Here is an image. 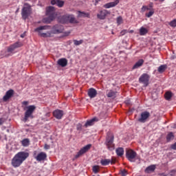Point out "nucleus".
Returning <instances> with one entry per match:
<instances>
[{
	"mask_svg": "<svg viewBox=\"0 0 176 176\" xmlns=\"http://www.w3.org/2000/svg\"><path fill=\"white\" fill-rule=\"evenodd\" d=\"M30 157V153L25 151H21L16 153L11 161V164L12 167L16 168V167H20L25 160Z\"/></svg>",
	"mask_w": 176,
	"mask_h": 176,
	"instance_id": "1",
	"label": "nucleus"
},
{
	"mask_svg": "<svg viewBox=\"0 0 176 176\" xmlns=\"http://www.w3.org/2000/svg\"><path fill=\"white\" fill-rule=\"evenodd\" d=\"M32 12V8H31V5L28 3H25L21 11V16L23 20H27L28 17L31 15Z\"/></svg>",
	"mask_w": 176,
	"mask_h": 176,
	"instance_id": "2",
	"label": "nucleus"
},
{
	"mask_svg": "<svg viewBox=\"0 0 176 176\" xmlns=\"http://www.w3.org/2000/svg\"><path fill=\"white\" fill-rule=\"evenodd\" d=\"M35 109H36V107H35V105H30L27 107V110L25 112L23 122H27L30 118V119H34L33 113L35 112Z\"/></svg>",
	"mask_w": 176,
	"mask_h": 176,
	"instance_id": "3",
	"label": "nucleus"
},
{
	"mask_svg": "<svg viewBox=\"0 0 176 176\" xmlns=\"http://www.w3.org/2000/svg\"><path fill=\"white\" fill-rule=\"evenodd\" d=\"M50 28V26L49 25H44V26H40L34 30L35 32H38V35L40 36H42L43 38H51L52 36V33L50 32H48L47 33H42L41 31L42 30H48Z\"/></svg>",
	"mask_w": 176,
	"mask_h": 176,
	"instance_id": "4",
	"label": "nucleus"
},
{
	"mask_svg": "<svg viewBox=\"0 0 176 176\" xmlns=\"http://www.w3.org/2000/svg\"><path fill=\"white\" fill-rule=\"evenodd\" d=\"M126 157L131 162H135V159H140V156L137 155V153L132 149L126 151Z\"/></svg>",
	"mask_w": 176,
	"mask_h": 176,
	"instance_id": "5",
	"label": "nucleus"
},
{
	"mask_svg": "<svg viewBox=\"0 0 176 176\" xmlns=\"http://www.w3.org/2000/svg\"><path fill=\"white\" fill-rule=\"evenodd\" d=\"M113 134H109L108 135L106 142H105V145L109 149V151H113L115 149V144H113Z\"/></svg>",
	"mask_w": 176,
	"mask_h": 176,
	"instance_id": "6",
	"label": "nucleus"
},
{
	"mask_svg": "<svg viewBox=\"0 0 176 176\" xmlns=\"http://www.w3.org/2000/svg\"><path fill=\"white\" fill-rule=\"evenodd\" d=\"M69 21L71 24H78V21L75 19L74 16H63L61 18L60 23H63V24L67 23Z\"/></svg>",
	"mask_w": 176,
	"mask_h": 176,
	"instance_id": "7",
	"label": "nucleus"
},
{
	"mask_svg": "<svg viewBox=\"0 0 176 176\" xmlns=\"http://www.w3.org/2000/svg\"><path fill=\"white\" fill-rule=\"evenodd\" d=\"M23 46V43L18 41L7 47L8 53H13L14 50L16 49H19V47H21Z\"/></svg>",
	"mask_w": 176,
	"mask_h": 176,
	"instance_id": "8",
	"label": "nucleus"
},
{
	"mask_svg": "<svg viewBox=\"0 0 176 176\" xmlns=\"http://www.w3.org/2000/svg\"><path fill=\"white\" fill-rule=\"evenodd\" d=\"M91 148V144H89L86 146H85L84 147H82L77 153V155H76L75 157L76 159H78V157H80V156H82V155H85V153H86V152H88L89 150Z\"/></svg>",
	"mask_w": 176,
	"mask_h": 176,
	"instance_id": "9",
	"label": "nucleus"
},
{
	"mask_svg": "<svg viewBox=\"0 0 176 176\" xmlns=\"http://www.w3.org/2000/svg\"><path fill=\"white\" fill-rule=\"evenodd\" d=\"M33 156L37 162H42L47 157V155L44 152H41L36 155V151H34Z\"/></svg>",
	"mask_w": 176,
	"mask_h": 176,
	"instance_id": "10",
	"label": "nucleus"
},
{
	"mask_svg": "<svg viewBox=\"0 0 176 176\" xmlns=\"http://www.w3.org/2000/svg\"><path fill=\"white\" fill-rule=\"evenodd\" d=\"M108 14H111V12L108 11L107 10H102L97 14V17L99 20H105L107 19V16Z\"/></svg>",
	"mask_w": 176,
	"mask_h": 176,
	"instance_id": "11",
	"label": "nucleus"
},
{
	"mask_svg": "<svg viewBox=\"0 0 176 176\" xmlns=\"http://www.w3.org/2000/svg\"><path fill=\"white\" fill-rule=\"evenodd\" d=\"M151 116V113L148 111H144L141 113L140 118H138V122L140 123H145L146 120H148V118Z\"/></svg>",
	"mask_w": 176,
	"mask_h": 176,
	"instance_id": "12",
	"label": "nucleus"
},
{
	"mask_svg": "<svg viewBox=\"0 0 176 176\" xmlns=\"http://www.w3.org/2000/svg\"><path fill=\"white\" fill-rule=\"evenodd\" d=\"M149 76L147 74H143L139 78L140 83H143L145 86L149 85Z\"/></svg>",
	"mask_w": 176,
	"mask_h": 176,
	"instance_id": "13",
	"label": "nucleus"
},
{
	"mask_svg": "<svg viewBox=\"0 0 176 176\" xmlns=\"http://www.w3.org/2000/svg\"><path fill=\"white\" fill-rule=\"evenodd\" d=\"M64 31V27L61 25H55L52 27V34H61Z\"/></svg>",
	"mask_w": 176,
	"mask_h": 176,
	"instance_id": "14",
	"label": "nucleus"
},
{
	"mask_svg": "<svg viewBox=\"0 0 176 176\" xmlns=\"http://www.w3.org/2000/svg\"><path fill=\"white\" fill-rule=\"evenodd\" d=\"M12 96H14V91L13 89L7 91L5 96L3 97V101L6 102V101L12 98Z\"/></svg>",
	"mask_w": 176,
	"mask_h": 176,
	"instance_id": "15",
	"label": "nucleus"
},
{
	"mask_svg": "<svg viewBox=\"0 0 176 176\" xmlns=\"http://www.w3.org/2000/svg\"><path fill=\"white\" fill-rule=\"evenodd\" d=\"M53 116L56 118V119H62L63 116H64V111L56 109L53 111Z\"/></svg>",
	"mask_w": 176,
	"mask_h": 176,
	"instance_id": "16",
	"label": "nucleus"
},
{
	"mask_svg": "<svg viewBox=\"0 0 176 176\" xmlns=\"http://www.w3.org/2000/svg\"><path fill=\"white\" fill-rule=\"evenodd\" d=\"M116 94H118V91H113L112 89H107L106 91V96L108 98L115 99L116 97Z\"/></svg>",
	"mask_w": 176,
	"mask_h": 176,
	"instance_id": "17",
	"label": "nucleus"
},
{
	"mask_svg": "<svg viewBox=\"0 0 176 176\" xmlns=\"http://www.w3.org/2000/svg\"><path fill=\"white\" fill-rule=\"evenodd\" d=\"M47 16H53L56 17V9L53 6H50L46 9Z\"/></svg>",
	"mask_w": 176,
	"mask_h": 176,
	"instance_id": "18",
	"label": "nucleus"
},
{
	"mask_svg": "<svg viewBox=\"0 0 176 176\" xmlns=\"http://www.w3.org/2000/svg\"><path fill=\"white\" fill-rule=\"evenodd\" d=\"M95 122H98V118H97L96 117L91 119V120H87L85 125H84V127H90L91 126H94V123Z\"/></svg>",
	"mask_w": 176,
	"mask_h": 176,
	"instance_id": "19",
	"label": "nucleus"
},
{
	"mask_svg": "<svg viewBox=\"0 0 176 176\" xmlns=\"http://www.w3.org/2000/svg\"><path fill=\"white\" fill-rule=\"evenodd\" d=\"M117 5H119V1L117 0H115V1H112L110 3H107L103 6V8L105 9H109L111 8H115Z\"/></svg>",
	"mask_w": 176,
	"mask_h": 176,
	"instance_id": "20",
	"label": "nucleus"
},
{
	"mask_svg": "<svg viewBox=\"0 0 176 176\" xmlns=\"http://www.w3.org/2000/svg\"><path fill=\"white\" fill-rule=\"evenodd\" d=\"M87 94L89 98H95V97H97V90L94 88H90L88 89Z\"/></svg>",
	"mask_w": 176,
	"mask_h": 176,
	"instance_id": "21",
	"label": "nucleus"
},
{
	"mask_svg": "<svg viewBox=\"0 0 176 176\" xmlns=\"http://www.w3.org/2000/svg\"><path fill=\"white\" fill-rule=\"evenodd\" d=\"M57 63L58 65L63 67H67V65H68V60H67L65 58H60Z\"/></svg>",
	"mask_w": 176,
	"mask_h": 176,
	"instance_id": "22",
	"label": "nucleus"
},
{
	"mask_svg": "<svg viewBox=\"0 0 176 176\" xmlns=\"http://www.w3.org/2000/svg\"><path fill=\"white\" fill-rule=\"evenodd\" d=\"M110 163L114 164L115 160L109 159H102L100 160V164L102 166H108Z\"/></svg>",
	"mask_w": 176,
	"mask_h": 176,
	"instance_id": "23",
	"label": "nucleus"
},
{
	"mask_svg": "<svg viewBox=\"0 0 176 176\" xmlns=\"http://www.w3.org/2000/svg\"><path fill=\"white\" fill-rule=\"evenodd\" d=\"M56 19V16H52V15H48V17L44 18L43 21V23H46L47 24H50L53 20Z\"/></svg>",
	"mask_w": 176,
	"mask_h": 176,
	"instance_id": "24",
	"label": "nucleus"
},
{
	"mask_svg": "<svg viewBox=\"0 0 176 176\" xmlns=\"http://www.w3.org/2000/svg\"><path fill=\"white\" fill-rule=\"evenodd\" d=\"M144 65V59H140L133 67V69H137V68H140V67H142Z\"/></svg>",
	"mask_w": 176,
	"mask_h": 176,
	"instance_id": "25",
	"label": "nucleus"
},
{
	"mask_svg": "<svg viewBox=\"0 0 176 176\" xmlns=\"http://www.w3.org/2000/svg\"><path fill=\"white\" fill-rule=\"evenodd\" d=\"M155 170H156V166L155 165H151L145 169V173L150 174V173H153Z\"/></svg>",
	"mask_w": 176,
	"mask_h": 176,
	"instance_id": "26",
	"label": "nucleus"
},
{
	"mask_svg": "<svg viewBox=\"0 0 176 176\" xmlns=\"http://www.w3.org/2000/svg\"><path fill=\"white\" fill-rule=\"evenodd\" d=\"M116 153H117L118 156L122 157V156L124 155V149H123V148L122 147H119L116 150Z\"/></svg>",
	"mask_w": 176,
	"mask_h": 176,
	"instance_id": "27",
	"label": "nucleus"
},
{
	"mask_svg": "<svg viewBox=\"0 0 176 176\" xmlns=\"http://www.w3.org/2000/svg\"><path fill=\"white\" fill-rule=\"evenodd\" d=\"M22 146H30V139L25 138L21 141Z\"/></svg>",
	"mask_w": 176,
	"mask_h": 176,
	"instance_id": "28",
	"label": "nucleus"
},
{
	"mask_svg": "<svg viewBox=\"0 0 176 176\" xmlns=\"http://www.w3.org/2000/svg\"><path fill=\"white\" fill-rule=\"evenodd\" d=\"M166 69H167V65H162L158 67V72L160 74H163V72H164V71H166Z\"/></svg>",
	"mask_w": 176,
	"mask_h": 176,
	"instance_id": "29",
	"label": "nucleus"
},
{
	"mask_svg": "<svg viewBox=\"0 0 176 176\" xmlns=\"http://www.w3.org/2000/svg\"><path fill=\"white\" fill-rule=\"evenodd\" d=\"M146 34H148V30L144 27L140 28V35H141V36H144V35H146Z\"/></svg>",
	"mask_w": 176,
	"mask_h": 176,
	"instance_id": "30",
	"label": "nucleus"
},
{
	"mask_svg": "<svg viewBox=\"0 0 176 176\" xmlns=\"http://www.w3.org/2000/svg\"><path fill=\"white\" fill-rule=\"evenodd\" d=\"M78 13L79 17H87L88 19L90 18V14H89V12L79 11Z\"/></svg>",
	"mask_w": 176,
	"mask_h": 176,
	"instance_id": "31",
	"label": "nucleus"
},
{
	"mask_svg": "<svg viewBox=\"0 0 176 176\" xmlns=\"http://www.w3.org/2000/svg\"><path fill=\"white\" fill-rule=\"evenodd\" d=\"M165 100H167V101H170L171 100V97H173V93L171 91H167L164 94Z\"/></svg>",
	"mask_w": 176,
	"mask_h": 176,
	"instance_id": "32",
	"label": "nucleus"
},
{
	"mask_svg": "<svg viewBox=\"0 0 176 176\" xmlns=\"http://www.w3.org/2000/svg\"><path fill=\"white\" fill-rule=\"evenodd\" d=\"M172 140H174V133H173V132H170L166 135V141L167 142H170Z\"/></svg>",
	"mask_w": 176,
	"mask_h": 176,
	"instance_id": "33",
	"label": "nucleus"
},
{
	"mask_svg": "<svg viewBox=\"0 0 176 176\" xmlns=\"http://www.w3.org/2000/svg\"><path fill=\"white\" fill-rule=\"evenodd\" d=\"M92 170L94 174H97L100 171V166L98 165H95L92 167Z\"/></svg>",
	"mask_w": 176,
	"mask_h": 176,
	"instance_id": "34",
	"label": "nucleus"
},
{
	"mask_svg": "<svg viewBox=\"0 0 176 176\" xmlns=\"http://www.w3.org/2000/svg\"><path fill=\"white\" fill-rule=\"evenodd\" d=\"M155 14V10L153 9H151V10L148 12V13H146V17H152V16H153V14Z\"/></svg>",
	"mask_w": 176,
	"mask_h": 176,
	"instance_id": "35",
	"label": "nucleus"
},
{
	"mask_svg": "<svg viewBox=\"0 0 176 176\" xmlns=\"http://www.w3.org/2000/svg\"><path fill=\"white\" fill-rule=\"evenodd\" d=\"M73 42L75 46H79V45H82V43H83V40H80V41L74 40Z\"/></svg>",
	"mask_w": 176,
	"mask_h": 176,
	"instance_id": "36",
	"label": "nucleus"
},
{
	"mask_svg": "<svg viewBox=\"0 0 176 176\" xmlns=\"http://www.w3.org/2000/svg\"><path fill=\"white\" fill-rule=\"evenodd\" d=\"M117 23L118 25H120V24L123 23V18H122V16H118L117 18Z\"/></svg>",
	"mask_w": 176,
	"mask_h": 176,
	"instance_id": "37",
	"label": "nucleus"
},
{
	"mask_svg": "<svg viewBox=\"0 0 176 176\" xmlns=\"http://www.w3.org/2000/svg\"><path fill=\"white\" fill-rule=\"evenodd\" d=\"M64 1L59 0V1L56 3V5L58 8H63V6H64Z\"/></svg>",
	"mask_w": 176,
	"mask_h": 176,
	"instance_id": "38",
	"label": "nucleus"
},
{
	"mask_svg": "<svg viewBox=\"0 0 176 176\" xmlns=\"http://www.w3.org/2000/svg\"><path fill=\"white\" fill-rule=\"evenodd\" d=\"M169 25L170 27H176V19H174L172 21H170Z\"/></svg>",
	"mask_w": 176,
	"mask_h": 176,
	"instance_id": "39",
	"label": "nucleus"
},
{
	"mask_svg": "<svg viewBox=\"0 0 176 176\" xmlns=\"http://www.w3.org/2000/svg\"><path fill=\"white\" fill-rule=\"evenodd\" d=\"M120 175H121V176H126L127 175V171L126 170H121Z\"/></svg>",
	"mask_w": 176,
	"mask_h": 176,
	"instance_id": "40",
	"label": "nucleus"
},
{
	"mask_svg": "<svg viewBox=\"0 0 176 176\" xmlns=\"http://www.w3.org/2000/svg\"><path fill=\"white\" fill-rule=\"evenodd\" d=\"M60 1V0H52L51 1V4L52 5H57V3Z\"/></svg>",
	"mask_w": 176,
	"mask_h": 176,
	"instance_id": "41",
	"label": "nucleus"
},
{
	"mask_svg": "<svg viewBox=\"0 0 176 176\" xmlns=\"http://www.w3.org/2000/svg\"><path fill=\"white\" fill-rule=\"evenodd\" d=\"M142 10H151V8H149L148 6H143Z\"/></svg>",
	"mask_w": 176,
	"mask_h": 176,
	"instance_id": "42",
	"label": "nucleus"
},
{
	"mask_svg": "<svg viewBox=\"0 0 176 176\" xmlns=\"http://www.w3.org/2000/svg\"><path fill=\"white\" fill-rule=\"evenodd\" d=\"M171 149H173V151H176V142L171 145L170 146Z\"/></svg>",
	"mask_w": 176,
	"mask_h": 176,
	"instance_id": "43",
	"label": "nucleus"
},
{
	"mask_svg": "<svg viewBox=\"0 0 176 176\" xmlns=\"http://www.w3.org/2000/svg\"><path fill=\"white\" fill-rule=\"evenodd\" d=\"M5 123V119L4 118H0V126H2Z\"/></svg>",
	"mask_w": 176,
	"mask_h": 176,
	"instance_id": "44",
	"label": "nucleus"
},
{
	"mask_svg": "<svg viewBox=\"0 0 176 176\" xmlns=\"http://www.w3.org/2000/svg\"><path fill=\"white\" fill-rule=\"evenodd\" d=\"M50 148V145L47 144H45V146H44V148L47 150Z\"/></svg>",
	"mask_w": 176,
	"mask_h": 176,
	"instance_id": "45",
	"label": "nucleus"
},
{
	"mask_svg": "<svg viewBox=\"0 0 176 176\" xmlns=\"http://www.w3.org/2000/svg\"><path fill=\"white\" fill-rule=\"evenodd\" d=\"M170 176H174V175H175V170H172V171H170Z\"/></svg>",
	"mask_w": 176,
	"mask_h": 176,
	"instance_id": "46",
	"label": "nucleus"
},
{
	"mask_svg": "<svg viewBox=\"0 0 176 176\" xmlns=\"http://www.w3.org/2000/svg\"><path fill=\"white\" fill-rule=\"evenodd\" d=\"M77 130H82V125L81 124H78L77 125Z\"/></svg>",
	"mask_w": 176,
	"mask_h": 176,
	"instance_id": "47",
	"label": "nucleus"
},
{
	"mask_svg": "<svg viewBox=\"0 0 176 176\" xmlns=\"http://www.w3.org/2000/svg\"><path fill=\"white\" fill-rule=\"evenodd\" d=\"M23 105H28V101H23Z\"/></svg>",
	"mask_w": 176,
	"mask_h": 176,
	"instance_id": "48",
	"label": "nucleus"
},
{
	"mask_svg": "<svg viewBox=\"0 0 176 176\" xmlns=\"http://www.w3.org/2000/svg\"><path fill=\"white\" fill-rule=\"evenodd\" d=\"M125 33H126V30H122V31L121 32V34H122V35H124Z\"/></svg>",
	"mask_w": 176,
	"mask_h": 176,
	"instance_id": "49",
	"label": "nucleus"
},
{
	"mask_svg": "<svg viewBox=\"0 0 176 176\" xmlns=\"http://www.w3.org/2000/svg\"><path fill=\"white\" fill-rule=\"evenodd\" d=\"M125 103H126L127 105H129V104H130V100H126V101L125 102Z\"/></svg>",
	"mask_w": 176,
	"mask_h": 176,
	"instance_id": "50",
	"label": "nucleus"
},
{
	"mask_svg": "<svg viewBox=\"0 0 176 176\" xmlns=\"http://www.w3.org/2000/svg\"><path fill=\"white\" fill-rule=\"evenodd\" d=\"M160 175H161V176H167V175H166V174H164V173H161Z\"/></svg>",
	"mask_w": 176,
	"mask_h": 176,
	"instance_id": "51",
	"label": "nucleus"
},
{
	"mask_svg": "<svg viewBox=\"0 0 176 176\" xmlns=\"http://www.w3.org/2000/svg\"><path fill=\"white\" fill-rule=\"evenodd\" d=\"M21 38H24V34H21Z\"/></svg>",
	"mask_w": 176,
	"mask_h": 176,
	"instance_id": "52",
	"label": "nucleus"
},
{
	"mask_svg": "<svg viewBox=\"0 0 176 176\" xmlns=\"http://www.w3.org/2000/svg\"><path fill=\"white\" fill-rule=\"evenodd\" d=\"M47 116H50V113H47Z\"/></svg>",
	"mask_w": 176,
	"mask_h": 176,
	"instance_id": "53",
	"label": "nucleus"
},
{
	"mask_svg": "<svg viewBox=\"0 0 176 176\" xmlns=\"http://www.w3.org/2000/svg\"><path fill=\"white\" fill-rule=\"evenodd\" d=\"M150 8H153V6L152 5H150Z\"/></svg>",
	"mask_w": 176,
	"mask_h": 176,
	"instance_id": "54",
	"label": "nucleus"
},
{
	"mask_svg": "<svg viewBox=\"0 0 176 176\" xmlns=\"http://www.w3.org/2000/svg\"><path fill=\"white\" fill-rule=\"evenodd\" d=\"M131 33L134 32V30H131Z\"/></svg>",
	"mask_w": 176,
	"mask_h": 176,
	"instance_id": "55",
	"label": "nucleus"
},
{
	"mask_svg": "<svg viewBox=\"0 0 176 176\" xmlns=\"http://www.w3.org/2000/svg\"><path fill=\"white\" fill-rule=\"evenodd\" d=\"M118 2H120V0H117Z\"/></svg>",
	"mask_w": 176,
	"mask_h": 176,
	"instance_id": "56",
	"label": "nucleus"
},
{
	"mask_svg": "<svg viewBox=\"0 0 176 176\" xmlns=\"http://www.w3.org/2000/svg\"><path fill=\"white\" fill-rule=\"evenodd\" d=\"M160 1H164V0H160Z\"/></svg>",
	"mask_w": 176,
	"mask_h": 176,
	"instance_id": "57",
	"label": "nucleus"
},
{
	"mask_svg": "<svg viewBox=\"0 0 176 176\" xmlns=\"http://www.w3.org/2000/svg\"><path fill=\"white\" fill-rule=\"evenodd\" d=\"M155 1H157V0H155Z\"/></svg>",
	"mask_w": 176,
	"mask_h": 176,
	"instance_id": "58",
	"label": "nucleus"
}]
</instances>
